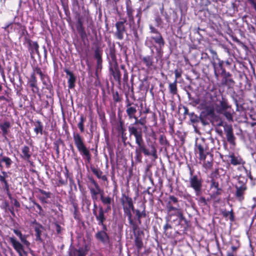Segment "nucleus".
<instances>
[{
	"instance_id": "1",
	"label": "nucleus",
	"mask_w": 256,
	"mask_h": 256,
	"mask_svg": "<svg viewBox=\"0 0 256 256\" xmlns=\"http://www.w3.org/2000/svg\"><path fill=\"white\" fill-rule=\"evenodd\" d=\"M72 5V12L74 14L75 20H76V28L78 33L82 40L84 42L87 40L88 36L84 26V20H85L87 22L90 21L92 22V18L90 16L89 11L86 10L84 6H82L83 12L81 14L78 11L80 6L78 0H71Z\"/></svg>"
},
{
	"instance_id": "2",
	"label": "nucleus",
	"mask_w": 256,
	"mask_h": 256,
	"mask_svg": "<svg viewBox=\"0 0 256 256\" xmlns=\"http://www.w3.org/2000/svg\"><path fill=\"white\" fill-rule=\"evenodd\" d=\"M144 154L145 156H152L154 159H157V149L154 142L148 144V146L145 144L138 145L135 150V160L137 162H142Z\"/></svg>"
},
{
	"instance_id": "3",
	"label": "nucleus",
	"mask_w": 256,
	"mask_h": 256,
	"mask_svg": "<svg viewBox=\"0 0 256 256\" xmlns=\"http://www.w3.org/2000/svg\"><path fill=\"white\" fill-rule=\"evenodd\" d=\"M36 74L39 75L41 81L48 78L50 76L45 72H43L41 68L38 66H32V72L30 75L28 84L29 86L31 88L32 93L39 94L40 88L38 86Z\"/></svg>"
},
{
	"instance_id": "4",
	"label": "nucleus",
	"mask_w": 256,
	"mask_h": 256,
	"mask_svg": "<svg viewBox=\"0 0 256 256\" xmlns=\"http://www.w3.org/2000/svg\"><path fill=\"white\" fill-rule=\"evenodd\" d=\"M118 4V1L116 2V10L120 16V18L116 23V31L114 35L118 39L122 40L124 38V34L126 32V26L127 24L126 18L122 17L124 14L123 8L122 6H120V8H119L120 6Z\"/></svg>"
},
{
	"instance_id": "5",
	"label": "nucleus",
	"mask_w": 256,
	"mask_h": 256,
	"mask_svg": "<svg viewBox=\"0 0 256 256\" xmlns=\"http://www.w3.org/2000/svg\"><path fill=\"white\" fill-rule=\"evenodd\" d=\"M73 138L78 152L88 162H90L91 160V154L85 144L84 138L78 133H74Z\"/></svg>"
},
{
	"instance_id": "6",
	"label": "nucleus",
	"mask_w": 256,
	"mask_h": 256,
	"mask_svg": "<svg viewBox=\"0 0 256 256\" xmlns=\"http://www.w3.org/2000/svg\"><path fill=\"white\" fill-rule=\"evenodd\" d=\"M120 202L124 209V214L128 217L129 224H132L134 226V225H136V222L132 219V210H134V205L132 198L126 194H122L120 198Z\"/></svg>"
},
{
	"instance_id": "7",
	"label": "nucleus",
	"mask_w": 256,
	"mask_h": 256,
	"mask_svg": "<svg viewBox=\"0 0 256 256\" xmlns=\"http://www.w3.org/2000/svg\"><path fill=\"white\" fill-rule=\"evenodd\" d=\"M209 51L212 54V60L210 62L214 68V75L218 80L220 75L226 72L224 66V61L218 58L216 52L212 48H210Z\"/></svg>"
},
{
	"instance_id": "8",
	"label": "nucleus",
	"mask_w": 256,
	"mask_h": 256,
	"mask_svg": "<svg viewBox=\"0 0 256 256\" xmlns=\"http://www.w3.org/2000/svg\"><path fill=\"white\" fill-rule=\"evenodd\" d=\"M216 110L218 113L222 114L228 121H233L234 111L227 100L222 98L219 104L216 106Z\"/></svg>"
},
{
	"instance_id": "9",
	"label": "nucleus",
	"mask_w": 256,
	"mask_h": 256,
	"mask_svg": "<svg viewBox=\"0 0 256 256\" xmlns=\"http://www.w3.org/2000/svg\"><path fill=\"white\" fill-rule=\"evenodd\" d=\"M130 228L132 229L134 240V245L136 248L137 252L140 254L142 249L144 247L142 242V237L144 236V232L142 230H140L138 226L136 223V226H134L132 224H130Z\"/></svg>"
},
{
	"instance_id": "10",
	"label": "nucleus",
	"mask_w": 256,
	"mask_h": 256,
	"mask_svg": "<svg viewBox=\"0 0 256 256\" xmlns=\"http://www.w3.org/2000/svg\"><path fill=\"white\" fill-rule=\"evenodd\" d=\"M166 208L170 216H176L182 209L180 208L178 198L173 195L168 196V200L166 203Z\"/></svg>"
},
{
	"instance_id": "11",
	"label": "nucleus",
	"mask_w": 256,
	"mask_h": 256,
	"mask_svg": "<svg viewBox=\"0 0 256 256\" xmlns=\"http://www.w3.org/2000/svg\"><path fill=\"white\" fill-rule=\"evenodd\" d=\"M129 135L134 136L135 138V142L136 145L145 144L142 128L134 124H130L128 127Z\"/></svg>"
},
{
	"instance_id": "12",
	"label": "nucleus",
	"mask_w": 256,
	"mask_h": 256,
	"mask_svg": "<svg viewBox=\"0 0 256 256\" xmlns=\"http://www.w3.org/2000/svg\"><path fill=\"white\" fill-rule=\"evenodd\" d=\"M194 151L199 155V160H205L206 156L210 155L211 157H213V154L210 153V149L208 145L204 142L196 143L195 146Z\"/></svg>"
},
{
	"instance_id": "13",
	"label": "nucleus",
	"mask_w": 256,
	"mask_h": 256,
	"mask_svg": "<svg viewBox=\"0 0 256 256\" xmlns=\"http://www.w3.org/2000/svg\"><path fill=\"white\" fill-rule=\"evenodd\" d=\"M119 120L118 121L116 122L114 124V128L117 134V136L118 138H121L122 142H125L127 140L126 136V129L124 128V122L120 116V112L118 114Z\"/></svg>"
},
{
	"instance_id": "14",
	"label": "nucleus",
	"mask_w": 256,
	"mask_h": 256,
	"mask_svg": "<svg viewBox=\"0 0 256 256\" xmlns=\"http://www.w3.org/2000/svg\"><path fill=\"white\" fill-rule=\"evenodd\" d=\"M189 182L190 186L194 191L196 195L199 196L202 194V180L198 175L195 174L192 178H190Z\"/></svg>"
},
{
	"instance_id": "15",
	"label": "nucleus",
	"mask_w": 256,
	"mask_h": 256,
	"mask_svg": "<svg viewBox=\"0 0 256 256\" xmlns=\"http://www.w3.org/2000/svg\"><path fill=\"white\" fill-rule=\"evenodd\" d=\"M152 54L145 56H140V59L142 60V63L146 66L150 70H156L157 68L156 64L158 60L156 57H155L156 61L154 60V50H151Z\"/></svg>"
},
{
	"instance_id": "16",
	"label": "nucleus",
	"mask_w": 256,
	"mask_h": 256,
	"mask_svg": "<svg viewBox=\"0 0 256 256\" xmlns=\"http://www.w3.org/2000/svg\"><path fill=\"white\" fill-rule=\"evenodd\" d=\"M220 76H222L221 84L222 86L226 87L228 89L234 88L236 82L232 74L226 72Z\"/></svg>"
},
{
	"instance_id": "17",
	"label": "nucleus",
	"mask_w": 256,
	"mask_h": 256,
	"mask_svg": "<svg viewBox=\"0 0 256 256\" xmlns=\"http://www.w3.org/2000/svg\"><path fill=\"white\" fill-rule=\"evenodd\" d=\"M9 240L13 248L18 253L19 256H27V253L24 250V246L17 240L14 237H10Z\"/></svg>"
},
{
	"instance_id": "18",
	"label": "nucleus",
	"mask_w": 256,
	"mask_h": 256,
	"mask_svg": "<svg viewBox=\"0 0 256 256\" xmlns=\"http://www.w3.org/2000/svg\"><path fill=\"white\" fill-rule=\"evenodd\" d=\"M88 180L92 185L89 187L92 198L93 200H96L97 199V196L100 192V188L98 184L92 177H88Z\"/></svg>"
},
{
	"instance_id": "19",
	"label": "nucleus",
	"mask_w": 256,
	"mask_h": 256,
	"mask_svg": "<svg viewBox=\"0 0 256 256\" xmlns=\"http://www.w3.org/2000/svg\"><path fill=\"white\" fill-rule=\"evenodd\" d=\"M224 132L226 135L227 141L232 145L235 146L236 144V138L233 132V128L231 125H226L224 127Z\"/></svg>"
},
{
	"instance_id": "20",
	"label": "nucleus",
	"mask_w": 256,
	"mask_h": 256,
	"mask_svg": "<svg viewBox=\"0 0 256 256\" xmlns=\"http://www.w3.org/2000/svg\"><path fill=\"white\" fill-rule=\"evenodd\" d=\"M151 38L158 45L160 48H156V52L158 56H162V52L161 50V48L163 47L165 44L164 40L160 33L156 34L155 36H152Z\"/></svg>"
},
{
	"instance_id": "21",
	"label": "nucleus",
	"mask_w": 256,
	"mask_h": 256,
	"mask_svg": "<svg viewBox=\"0 0 256 256\" xmlns=\"http://www.w3.org/2000/svg\"><path fill=\"white\" fill-rule=\"evenodd\" d=\"M234 188L236 189L234 193L235 198L240 202H242L244 199L246 192L247 191L248 188L234 186Z\"/></svg>"
},
{
	"instance_id": "22",
	"label": "nucleus",
	"mask_w": 256,
	"mask_h": 256,
	"mask_svg": "<svg viewBox=\"0 0 256 256\" xmlns=\"http://www.w3.org/2000/svg\"><path fill=\"white\" fill-rule=\"evenodd\" d=\"M86 250L83 248H76L74 246H70L67 256H86Z\"/></svg>"
},
{
	"instance_id": "23",
	"label": "nucleus",
	"mask_w": 256,
	"mask_h": 256,
	"mask_svg": "<svg viewBox=\"0 0 256 256\" xmlns=\"http://www.w3.org/2000/svg\"><path fill=\"white\" fill-rule=\"evenodd\" d=\"M226 157L230 158V164L233 166L244 165L246 164L245 161L240 156H236L234 153L226 156Z\"/></svg>"
},
{
	"instance_id": "24",
	"label": "nucleus",
	"mask_w": 256,
	"mask_h": 256,
	"mask_svg": "<svg viewBox=\"0 0 256 256\" xmlns=\"http://www.w3.org/2000/svg\"><path fill=\"white\" fill-rule=\"evenodd\" d=\"M95 237L96 240L104 244H108L110 242V238L106 232L104 230L98 232L96 233Z\"/></svg>"
},
{
	"instance_id": "25",
	"label": "nucleus",
	"mask_w": 256,
	"mask_h": 256,
	"mask_svg": "<svg viewBox=\"0 0 256 256\" xmlns=\"http://www.w3.org/2000/svg\"><path fill=\"white\" fill-rule=\"evenodd\" d=\"M64 72L66 73V75L69 76L68 81V88L70 89L74 88L76 86V76L72 72L67 68H65Z\"/></svg>"
},
{
	"instance_id": "26",
	"label": "nucleus",
	"mask_w": 256,
	"mask_h": 256,
	"mask_svg": "<svg viewBox=\"0 0 256 256\" xmlns=\"http://www.w3.org/2000/svg\"><path fill=\"white\" fill-rule=\"evenodd\" d=\"M32 224H36L34 229L36 232V241L42 242V240L41 238V235L42 232V230L44 228L43 226L40 224L36 220L32 222Z\"/></svg>"
},
{
	"instance_id": "27",
	"label": "nucleus",
	"mask_w": 256,
	"mask_h": 256,
	"mask_svg": "<svg viewBox=\"0 0 256 256\" xmlns=\"http://www.w3.org/2000/svg\"><path fill=\"white\" fill-rule=\"evenodd\" d=\"M13 232L19 238L23 244L26 246L27 248L30 246V244L27 240L28 235L23 234L21 231L17 229H14Z\"/></svg>"
},
{
	"instance_id": "28",
	"label": "nucleus",
	"mask_w": 256,
	"mask_h": 256,
	"mask_svg": "<svg viewBox=\"0 0 256 256\" xmlns=\"http://www.w3.org/2000/svg\"><path fill=\"white\" fill-rule=\"evenodd\" d=\"M220 213L222 217L226 220H230V222H234L235 220V216L234 210L231 209L230 211L226 210V209H222L220 210Z\"/></svg>"
},
{
	"instance_id": "29",
	"label": "nucleus",
	"mask_w": 256,
	"mask_h": 256,
	"mask_svg": "<svg viewBox=\"0 0 256 256\" xmlns=\"http://www.w3.org/2000/svg\"><path fill=\"white\" fill-rule=\"evenodd\" d=\"M93 214L95 216L96 220L98 222V224L99 225H102L106 219L102 208L99 207L98 210L97 212H95V210H94Z\"/></svg>"
},
{
	"instance_id": "30",
	"label": "nucleus",
	"mask_w": 256,
	"mask_h": 256,
	"mask_svg": "<svg viewBox=\"0 0 256 256\" xmlns=\"http://www.w3.org/2000/svg\"><path fill=\"white\" fill-rule=\"evenodd\" d=\"M200 113L206 116L214 118L215 116L214 108L212 104H206L203 107V110Z\"/></svg>"
},
{
	"instance_id": "31",
	"label": "nucleus",
	"mask_w": 256,
	"mask_h": 256,
	"mask_svg": "<svg viewBox=\"0 0 256 256\" xmlns=\"http://www.w3.org/2000/svg\"><path fill=\"white\" fill-rule=\"evenodd\" d=\"M22 154H20V157L23 160L30 162V158H31V152L30 148L27 146H24L22 148Z\"/></svg>"
},
{
	"instance_id": "32",
	"label": "nucleus",
	"mask_w": 256,
	"mask_h": 256,
	"mask_svg": "<svg viewBox=\"0 0 256 256\" xmlns=\"http://www.w3.org/2000/svg\"><path fill=\"white\" fill-rule=\"evenodd\" d=\"M28 48L30 50L32 58L33 57V55L34 53H36L39 56H40L38 50L39 45L37 42H32L31 44L28 46Z\"/></svg>"
},
{
	"instance_id": "33",
	"label": "nucleus",
	"mask_w": 256,
	"mask_h": 256,
	"mask_svg": "<svg viewBox=\"0 0 256 256\" xmlns=\"http://www.w3.org/2000/svg\"><path fill=\"white\" fill-rule=\"evenodd\" d=\"M174 230L168 222H166L164 226V234L168 238H172L174 234Z\"/></svg>"
},
{
	"instance_id": "34",
	"label": "nucleus",
	"mask_w": 256,
	"mask_h": 256,
	"mask_svg": "<svg viewBox=\"0 0 256 256\" xmlns=\"http://www.w3.org/2000/svg\"><path fill=\"white\" fill-rule=\"evenodd\" d=\"M90 170L93 174L98 178L105 182L107 180V178L106 175L103 174V172L99 168L94 166H91Z\"/></svg>"
},
{
	"instance_id": "35",
	"label": "nucleus",
	"mask_w": 256,
	"mask_h": 256,
	"mask_svg": "<svg viewBox=\"0 0 256 256\" xmlns=\"http://www.w3.org/2000/svg\"><path fill=\"white\" fill-rule=\"evenodd\" d=\"M38 191L41 194L44 195L43 196H40L38 197L40 200L43 204H47V199L51 198L52 193L50 192H46L40 188L38 190Z\"/></svg>"
},
{
	"instance_id": "36",
	"label": "nucleus",
	"mask_w": 256,
	"mask_h": 256,
	"mask_svg": "<svg viewBox=\"0 0 256 256\" xmlns=\"http://www.w3.org/2000/svg\"><path fill=\"white\" fill-rule=\"evenodd\" d=\"M134 10L130 6H126V14L128 18V24L130 26L135 24L133 13Z\"/></svg>"
},
{
	"instance_id": "37",
	"label": "nucleus",
	"mask_w": 256,
	"mask_h": 256,
	"mask_svg": "<svg viewBox=\"0 0 256 256\" xmlns=\"http://www.w3.org/2000/svg\"><path fill=\"white\" fill-rule=\"evenodd\" d=\"M177 82V81L174 80L173 82H170L168 84L169 92L172 96H179L178 94Z\"/></svg>"
},
{
	"instance_id": "38",
	"label": "nucleus",
	"mask_w": 256,
	"mask_h": 256,
	"mask_svg": "<svg viewBox=\"0 0 256 256\" xmlns=\"http://www.w3.org/2000/svg\"><path fill=\"white\" fill-rule=\"evenodd\" d=\"M34 130L36 134H38L42 135L43 134V124L40 120H37L34 123Z\"/></svg>"
},
{
	"instance_id": "39",
	"label": "nucleus",
	"mask_w": 256,
	"mask_h": 256,
	"mask_svg": "<svg viewBox=\"0 0 256 256\" xmlns=\"http://www.w3.org/2000/svg\"><path fill=\"white\" fill-rule=\"evenodd\" d=\"M2 174H0V182L4 184V187L6 190L9 189V185L6 178H8V174L5 171H2Z\"/></svg>"
},
{
	"instance_id": "40",
	"label": "nucleus",
	"mask_w": 256,
	"mask_h": 256,
	"mask_svg": "<svg viewBox=\"0 0 256 256\" xmlns=\"http://www.w3.org/2000/svg\"><path fill=\"white\" fill-rule=\"evenodd\" d=\"M237 184L235 185L236 186H242L244 187H248L247 182L248 178L246 176H242V174L239 175L237 178Z\"/></svg>"
},
{
	"instance_id": "41",
	"label": "nucleus",
	"mask_w": 256,
	"mask_h": 256,
	"mask_svg": "<svg viewBox=\"0 0 256 256\" xmlns=\"http://www.w3.org/2000/svg\"><path fill=\"white\" fill-rule=\"evenodd\" d=\"M130 105L131 104L128 102L126 105V112L129 118H134L135 114L136 112V107L130 106Z\"/></svg>"
},
{
	"instance_id": "42",
	"label": "nucleus",
	"mask_w": 256,
	"mask_h": 256,
	"mask_svg": "<svg viewBox=\"0 0 256 256\" xmlns=\"http://www.w3.org/2000/svg\"><path fill=\"white\" fill-rule=\"evenodd\" d=\"M10 127V124L8 122H5L3 124H0V128L2 131V134L4 136L6 137L8 132V130Z\"/></svg>"
},
{
	"instance_id": "43",
	"label": "nucleus",
	"mask_w": 256,
	"mask_h": 256,
	"mask_svg": "<svg viewBox=\"0 0 256 256\" xmlns=\"http://www.w3.org/2000/svg\"><path fill=\"white\" fill-rule=\"evenodd\" d=\"M80 122L78 124V126L81 132H84V123L86 120V118L83 115L80 116Z\"/></svg>"
},
{
	"instance_id": "44",
	"label": "nucleus",
	"mask_w": 256,
	"mask_h": 256,
	"mask_svg": "<svg viewBox=\"0 0 256 256\" xmlns=\"http://www.w3.org/2000/svg\"><path fill=\"white\" fill-rule=\"evenodd\" d=\"M94 57L97 60V66L98 67L102 64V58L101 56V53L98 48H96L94 52Z\"/></svg>"
},
{
	"instance_id": "45",
	"label": "nucleus",
	"mask_w": 256,
	"mask_h": 256,
	"mask_svg": "<svg viewBox=\"0 0 256 256\" xmlns=\"http://www.w3.org/2000/svg\"><path fill=\"white\" fill-rule=\"evenodd\" d=\"M203 167L207 170H212L213 166V158L212 157L210 160H203Z\"/></svg>"
},
{
	"instance_id": "46",
	"label": "nucleus",
	"mask_w": 256,
	"mask_h": 256,
	"mask_svg": "<svg viewBox=\"0 0 256 256\" xmlns=\"http://www.w3.org/2000/svg\"><path fill=\"white\" fill-rule=\"evenodd\" d=\"M113 77L118 82V85L120 86V72L117 68H115L114 70H113Z\"/></svg>"
},
{
	"instance_id": "47",
	"label": "nucleus",
	"mask_w": 256,
	"mask_h": 256,
	"mask_svg": "<svg viewBox=\"0 0 256 256\" xmlns=\"http://www.w3.org/2000/svg\"><path fill=\"white\" fill-rule=\"evenodd\" d=\"M2 162H4L6 167L8 168H10L12 163V160L8 156H2Z\"/></svg>"
},
{
	"instance_id": "48",
	"label": "nucleus",
	"mask_w": 256,
	"mask_h": 256,
	"mask_svg": "<svg viewBox=\"0 0 256 256\" xmlns=\"http://www.w3.org/2000/svg\"><path fill=\"white\" fill-rule=\"evenodd\" d=\"M189 116L192 123L194 124H197L200 122V116H198L194 112H192L189 114Z\"/></svg>"
},
{
	"instance_id": "49",
	"label": "nucleus",
	"mask_w": 256,
	"mask_h": 256,
	"mask_svg": "<svg viewBox=\"0 0 256 256\" xmlns=\"http://www.w3.org/2000/svg\"><path fill=\"white\" fill-rule=\"evenodd\" d=\"M154 21L156 23V25L157 27L162 28L163 21L161 16L158 14L156 15Z\"/></svg>"
},
{
	"instance_id": "50",
	"label": "nucleus",
	"mask_w": 256,
	"mask_h": 256,
	"mask_svg": "<svg viewBox=\"0 0 256 256\" xmlns=\"http://www.w3.org/2000/svg\"><path fill=\"white\" fill-rule=\"evenodd\" d=\"M160 12L164 16L166 22L169 24L171 22L170 16L167 12L164 11V7L160 9Z\"/></svg>"
},
{
	"instance_id": "51",
	"label": "nucleus",
	"mask_w": 256,
	"mask_h": 256,
	"mask_svg": "<svg viewBox=\"0 0 256 256\" xmlns=\"http://www.w3.org/2000/svg\"><path fill=\"white\" fill-rule=\"evenodd\" d=\"M208 116L200 113V122H202L203 126H206L209 124L208 120L207 118Z\"/></svg>"
},
{
	"instance_id": "52",
	"label": "nucleus",
	"mask_w": 256,
	"mask_h": 256,
	"mask_svg": "<svg viewBox=\"0 0 256 256\" xmlns=\"http://www.w3.org/2000/svg\"><path fill=\"white\" fill-rule=\"evenodd\" d=\"M42 82L44 86V88L46 90L53 86L50 77L42 81Z\"/></svg>"
},
{
	"instance_id": "53",
	"label": "nucleus",
	"mask_w": 256,
	"mask_h": 256,
	"mask_svg": "<svg viewBox=\"0 0 256 256\" xmlns=\"http://www.w3.org/2000/svg\"><path fill=\"white\" fill-rule=\"evenodd\" d=\"M45 92L46 98H52L54 96V86H52V87H50L47 88Z\"/></svg>"
},
{
	"instance_id": "54",
	"label": "nucleus",
	"mask_w": 256,
	"mask_h": 256,
	"mask_svg": "<svg viewBox=\"0 0 256 256\" xmlns=\"http://www.w3.org/2000/svg\"><path fill=\"white\" fill-rule=\"evenodd\" d=\"M176 216L178 218L180 222H184L186 226H188V222L184 216L182 210L180 212H178Z\"/></svg>"
},
{
	"instance_id": "55",
	"label": "nucleus",
	"mask_w": 256,
	"mask_h": 256,
	"mask_svg": "<svg viewBox=\"0 0 256 256\" xmlns=\"http://www.w3.org/2000/svg\"><path fill=\"white\" fill-rule=\"evenodd\" d=\"M176 216L178 218L180 222H184L186 226H188V222L184 216L182 210L180 212H178Z\"/></svg>"
},
{
	"instance_id": "56",
	"label": "nucleus",
	"mask_w": 256,
	"mask_h": 256,
	"mask_svg": "<svg viewBox=\"0 0 256 256\" xmlns=\"http://www.w3.org/2000/svg\"><path fill=\"white\" fill-rule=\"evenodd\" d=\"M234 104L236 106V112H244V110H245L244 108V106L242 105L238 104V102L236 98L234 99Z\"/></svg>"
},
{
	"instance_id": "57",
	"label": "nucleus",
	"mask_w": 256,
	"mask_h": 256,
	"mask_svg": "<svg viewBox=\"0 0 256 256\" xmlns=\"http://www.w3.org/2000/svg\"><path fill=\"white\" fill-rule=\"evenodd\" d=\"M14 24H16L20 28H21V30H22L21 33H20L21 36H27V35L29 34L25 26H22V24H20V22L14 23Z\"/></svg>"
},
{
	"instance_id": "58",
	"label": "nucleus",
	"mask_w": 256,
	"mask_h": 256,
	"mask_svg": "<svg viewBox=\"0 0 256 256\" xmlns=\"http://www.w3.org/2000/svg\"><path fill=\"white\" fill-rule=\"evenodd\" d=\"M159 142L161 145L166 146L169 144L168 140H166V136L164 134L160 136Z\"/></svg>"
},
{
	"instance_id": "59",
	"label": "nucleus",
	"mask_w": 256,
	"mask_h": 256,
	"mask_svg": "<svg viewBox=\"0 0 256 256\" xmlns=\"http://www.w3.org/2000/svg\"><path fill=\"white\" fill-rule=\"evenodd\" d=\"M196 200L199 205L205 206L208 204L206 199L204 196H200L199 198H196Z\"/></svg>"
},
{
	"instance_id": "60",
	"label": "nucleus",
	"mask_w": 256,
	"mask_h": 256,
	"mask_svg": "<svg viewBox=\"0 0 256 256\" xmlns=\"http://www.w3.org/2000/svg\"><path fill=\"white\" fill-rule=\"evenodd\" d=\"M142 16V8H139L137 9V14L136 16V17L138 18L137 24H138V26H139V25H140Z\"/></svg>"
},
{
	"instance_id": "61",
	"label": "nucleus",
	"mask_w": 256,
	"mask_h": 256,
	"mask_svg": "<svg viewBox=\"0 0 256 256\" xmlns=\"http://www.w3.org/2000/svg\"><path fill=\"white\" fill-rule=\"evenodd\" d=\"M210 188H214L216 190H217V189H218V188H220V186H219V183H218V182H216L214 179H212L210 180Z\"/></svg>"
},
{
	"instance_id": "62",
	"label": "nucleus",
	"mask_w": 256,
	"mask_h": 256,
	"mask_svg": "<svg viewBox=\"0 0 256 256\" xmlns=\"http://www.w3.org/2000/svg\"><path fill=\"white\" fill-rule=\"evenodd\" d=\"M32 203L34 204L37 208L38 210V211H36L38 212V213L40 214V215H43L44 214V210H42V207L38 204L37 203L36 201L34 200H33L32 202Z\"/></svg>"
},
{
	"instance_id": "63",
	"label": "nucleus",
	"mask_w": 256,
	"mask_h": 256,
	"mask_svg": "<svg viewBox=\"0 0 256 256\" xmlns=\"http://www.w3.org/2000/svg\"><path fill=\"white\" fill-rule=\"evenodd\" d=\"M74 217L76 220H79L80 219V214L78 212V206H74Z\"/></svg>"
},
{
	"instance_id": "64",
	"label": "nucleus",
	"mask_w": 256,
	"mask_h": 256,
	"mask_svg": "<svg viewBox=\"0 0 256 256\" xmlns=\"http://www.w3.org/2000/svg\"><path fill=\"white\" fill-rule=\"evenodd\" d=\"M101 200L103 204H110L111 202V198L108 197H104L102 195H101Z\"/></svg>"
}]
</instances>
